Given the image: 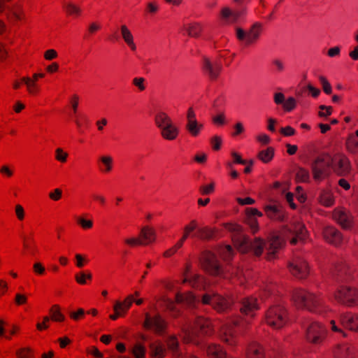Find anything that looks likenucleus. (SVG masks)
<instances>
[{"mask_svg": "<svg viewBox=\"0 0 358 358\" xmlns=\"http://www.w3.org/2000/svg\"><path fill=\"white\" fill-rule=\"evenodd\" d=\"M101 162L105 166L103 171L109 172L112 169L113 159L110 156H103L100 158Z\"/></svg>", "mask_w": 358, "mask_h": 358, "instance_id": "47", "label": "nucleus"}, {"mask_svg": "<svg viewBox=\"0 0 358 358\" xmlns=\"http://www.w3.org/2000/svg\"><path fill=\"white\" fill-rule=\"evenodd\" d=\"M261 33V24H254L250 30L247 31V44H251L256 41L259 37Z\"/></svg>", "mask_w": 358, "mask_h": 358, "instance_id": "28", "label": "nucleus"}, {"mask_svg": "<svg viewBox=\"0 0 358 358\" xmlns=\"http://www.w3.org/2000/svg\"><path fill=\"white\" fill-rule=\"evenodd\" d=\"M306 330V339L313 343H320L325 337L327 329L320 323L315 321H306L303 324Z\"/></svg>", "mask_w": 358, "mask_h": 358, "instance_id": "10", "label": "nucleus"}, {"mask_svg": "<svg viewBox=\"0 0 358 358\" xmlns=\"http://www.w3.org/2000/svg\"><path fill=\"white\" fill-rule=\"evenodd\" d=\"M201 27L199 24H193L189 25L187 28V31L189 34V36L192 37H199L201 31Z\"/></svg>", "mask_w": 358, "mask_h": 358, "instance_id": "40", "label": "nucleus"}, {"mask_svg": "<svg viewBox=\"0 0 358 358\" xmlns=\"http://www.w3.org/2000/svg\"><path fill=\"white\" fill-rule=\"evenodd\" d=\"M120 30L122 36L126 43H128L134 41L133 35L126 25H122L120 27Z\"/></svg>", "mask_w": 358, "mask_h": 358, "instance_id": "41", "label": "nucleus"}, {"mask_svg": "<svg viewBox=\"0 0 358 358\" xmlns=\"http://www.w3.org/2000/svg\"><path fill=\"white\" fill-rule=\"evenodd\" d=\"M222 69V64L218 62H212L208 58L203 57L202 62V69L210 79L215 80Z\"/></svg>", "mask_w": 358, "mask_h": 358, "instance_id": "17", "label": "nucleus"}, {"mask_svg": "<svg viewBox=\"0 0 358 358\" xmlns=\"http://www.w3.org/2000/svg\"><path fill=\"white\" fill-rule=\"evenodd\" d=\"M295 129L290 126L282 127L280 129V133L285 136H291L295 134Z\"/></svg>", "mask_w": 358, "mask_h": 358, "instance_id": "56", "label": "nucleus"}, {"mask_svg": "<svg viewBox=\"0 0 358 358\" xmlns=\"http://www.w3.org/2000/svg\"><path fill=\"white\" fill-rule=\"evenodd\" d=\"M62 192L60 189H55L52 192L49 193V197L53 201H58L61 199Z\"/></svg>", "mask_w": 358, "mask_h": 358, "instance_id": "55", "label": "nucleus"}, {"mask_svg": "<svg viewBox=\"0 0 358 358\" xmlns=\"http://www.w3.org/2000/svg\"><path fill=\"white\" fill-rule=\"evenodd\" d=\"M274 149L271 147L260 151L258 154V158L264 163H268L273 158Z\"/></svg>", "mask_w": 358, "mask_h": 358, "instance_id": "32", "label": "nucleus"}, {"mask_svg": "<svg viewBox=\"0 0 358 358\" xmlns=\"http://www.w3.org/2000/svg\"><path fill=\"white\" fill-rule=\"evenodd\" d=\"M203 127V125L197 120L187 122L185 125L186 129L192 136H197Z\"/></svg>", "mask_w": 358, "mask_h": 358, "instance_id": "30", "label": "nucleus"}, {"mask_svg": "<svg viewBox=\"0 0 358 358\" xmlns=\"http://www.w3.org/2000/svg\"><path fill=\"white\" fill-rule=\"evenodd\" d=\"M272 64L275 67V71L278 73H281L285 70V64L280 59H273Z\"/></svg>", "mask_w": 358, "mask_h": 358, "instance_id": "51", "label": "nucleus"}, {"mask_svg": "<svg viewBox=\"0 0 358 358\" xmlns=\"http://www.w3.org/2000/svg\"><path fill=\"white\" fill-rule=\"evenodd\" d=\"M187 122L197 120L196 117V113L192 107L189 108L187 112Z\"/></svg>", "mask_w": 358, "mask_h": 358, "instance_id": "63", "label": "nucleus"}, {"mask_svg": "<svg viewBox=\"0 0 358 358\" xmlns=\"http://www.w3.org/2000/svg\"><path fill=\"white\" fill-rule=\"evenodd\" d=\"M76 280L78 283L80 285L86 284V279L91 280L92 278V275L91 273H85L81 272L75 275Z\"/></svg>", "mask_w": 358, "mask_h": 358, "instance_id": "44", "label": "nucleus"}, {"mask_svg": "<svg viewBox=\"0 0 358 358\" xmlns=\"http://www.w3.org/2000/svg\"><path fill=\"white\" fill-rule=\"evenodd\" d=\"M55 152V158L57 160L61 162H65L66 161L68 154L64 152L62 148H57Z\"/></svg>", "mask_w": 358, "mask_h": 358, "instance_id": "52", "label": "nucleus"}, {"mask_svg": "<svg viewBox=\"0 0 358 358\" xmlns=\"http://www.w3.org/2000/svg\"><path fill=\"white\" fill-rule=\"evenodd\" d=\"M333 217L343 229H351L354 218L349 211L345 209H336L334 212Z\"/></svg>", "mask_w": 358, "mask_h": 358, "instance_id": "16", "label": "nucleus"}, {"mask_svg": "<svg viewBox=\"0 0 358 358\" xmlns=\"http://www.w3.org/2000/svg\"><path fill=\"white\" fill-rule=\"evenodd\" d=\"M296 176L301 182H308L310 178V173L307 169L299 168L296 171Z\"/></svg>", "mask_w": 358, "mask_h": 358, "instance_id": "39", "label": "nucleus"}, {"mask_svg": "<svg viewBox=\"0 0 358 358\" xmlns=\"http://www.w3.org/2000/svg\"><path fill=\"white\" fill-rule=\"evenodd\" d=\"M259 309V303L257 299L254 297H248L241 301L240 310L241 313L248 317L255 316V311Z\"/></svg>", "mask_w": 358, "mask_h": 358, "instance_id": "20", "label": "nucleus"}, {"mask_svg": "<svg viewBox=\"0 0 358 358\" xmlns=\"http://www.w3.org/2000/svg\"><path fill=\"white\" fill-rule=\"evenodd\" d=\"M243 14V11H233L229 8H224L221 11L222 19L225 24L236 23Z\"/></svg>", "mask_w": 358, "mask_h": 358, "instance_id": "24", "label": "nucleus"}, {"mask_svg": "<svg viewBox=\"0 0 358 358\" xmlns=\"http://www.w3.org/2000/svg\"><path fill=\"white\" fill-rule=\"evenodd\" d=\"M341 52V48L338 46H335L334 48H331L329 49L327 52V55L330 57H334L336 56H338Z\"/></svg>", "mask_w": 358, "mask_h": 358, "instance_id": "62", "label": "nucleus"}, {"mask_svg": "<svg viewBox=\"0 0 358 358\" xmlns=\"http://www.w3.org/2000/svg\"><path fill=\"white\" fill-rule=\"evenodd\" d=\"M292 300L298 308L308 310L317 314H323L327 310L322 298L304 289H296L292 294Z\"/></svg>", "mask_w": 358, "mask_h": 358, "instance_id": "5", "label": "nucleus"}, {"mask_svg": "<svg viewBox=\"0 0 358 358\" xmlns=\"http://www.w3.org/2000/svg\"><path fill=\"white\" fill-rule=\"evenodd\" d=\"M267 215L273 220L281 221L284 219V214L275 206H268L265 208Z\"/></svg>", "mask_w": 358, "mask_h": 358, "instance_id": "29", "label": "nucleus"}, {"mask_svg": "<svg viewBox=\"0 0 358 358\" xmlns=\"http://www.w3.org/2000/svg\"><path fill=\"white\" fill-rule=\"evenodd\" d=\"M287 321V311L282 303L271 306L265 313V322L274 329L282 328Z\"/></svg>", "mask_w": 358, "mask_h": 358, "instance_id": "6", "label": "nucleus"}, {"mask_svg": "<svg viewBox=\"0 0 358 358\" xmlns=\"http://www.w3.org/2000/svg\"><path fill=\"white\" fill-rule=\"evenodd\" d=\"M352 269L342 262L334 266L331 271L332 276L338 281L347 282L352 278Z\"/></svg>", "mask_w": 358, "mask_h": 358, "instance_id": "15", "label": "nucleus"}, {"mask_svg": "<svg viewBox=\"0 0 358 358\" xmlns=\"http://www.w3.org/2000/svg\"><path fill=\"white\" fill-rule=\"evenodd\" d=\"M123 303L122 308L120 310L125 313L131 307L132 303L134 302V298L132 295L128 296L124 301H120Z\"/></svg>", "mask_w": 358, "mask_h": 358, "instance_id": "48", "label": "nucleus"}, {"mask_svg": "<svg viewBox=\"0 0 358 358\" xmlns=\"http://www.w3.org/2000/svg\"><path fill=\"white\" fill-rule=\"evenodd\" d=\"M213 121L215 124L218 125H223L225 123V116L223 113L213 117Z\"/></svg>", "mask_w": 358, "mask_h": 358, "instance_id": "58", "label": "nucleus"}, {"mask_svg": "<svg viewBox=\"0 0 358 358\" xmlns=\"http://www.w3.org/2000/svg\"><path fill=\"white\" fill-rule=\"evenodd\" d=\"M199 190L203 195L210 194L214 191V183L200 187Z\"/></svg>", "mask_w": 358, "mask_h": 358, "instance_id": "54", "label": "nucleus"}, {"mask_svg": "<svg viewBox=\"0 0 358 358\" xmlns=\"http://www.w3.org/2000/svg\"><path fill=\"white\" fill-rule=\"evenodd\" d=\"M219 253L223 259L227 260L233 255V249L230 245H226L219 250Z\"/></svg>", "mask_w": 358, "mask_h": 358, "instance_id": "45", "label": "nucleus"}, {"mask_svg": "<svg viewBox=\"0 0 358 358\" xmlns=\"http://www.w3.org/2000/svg\"><path fill=\"white\" fill-rule=\"evenodd\" d=\"M335 299L345 306L358 304V289L348 286L341 287L334 294Z\"/></svg>", "mask_w": 358, "mask_h": 358, "instance_id": "11", "label": "nucleus"}, {"mask_svg": "<svg viewBox=\"0 0 358 358\" xmlns=\"http://www.w3.org/2000/svg\"><path fill=\"white\" fill-rule=\"evenodd\" d=\"M213 231L208 227L197 229V232L192 235V237H196L200 239H210L213 236Z\"/></svg>", "mask_w": 358, "mask_h": 358, "instance_id": "33", "label": "nucleus"}, {"mask_svg": "<svg viewBox=\"0 0 358 358\" xmlns=\"http://www.w3.org/2000/svg\"><path fill=\"white\" fill-rule=\"evenodd\" d=\"M155 123L160 130L161 136L166 140H175L179 134V129L171 118L164 111H158L155 115Z\"/></svg>", "mask_w": 358, "mask_h": 358, "instance_id": "7", "label": "nucleus"}, {"mask_svg": "<svg viewBox=\"0 0 358 358\" xmlns=\"http://www.w3.org/2000/svg\"><path fill=\"white\" fill-rule=\"evenodd\" d=\"M289 233L293 236L291 243L295 244L298 241L305 240L307 235V230L303 224L300 222H294L289 229Z\"/></svg>", "mask_w": 358, "mask_h": 358, "instance_id": "21", "label": "nucleus"}, {"mask_svg": "<svg viewBox=\"0 0 358 358\" xmlns=\"http://www.w3.org/2000/svg\"><path fill=\"white\" fill-rule=\"evenodd\" d=\"M145 78L142 77H136L133 79L132 83L140 91H143L145 89Z\"/></svg>", "mask_w": 358, "mask_h": 358, "instance_id": "53", "label": "nucleus"}, {"mask_svg": "<svg viewBox=\"0 0 358 358\" xmlns=\"http://www.w3.org/2000/svg\"><path fill=\"white\" fill-rule=\"evenodd\" d=\"M149 348L150 355L154 358H163L164 357L166 349L160 342L150 343Z\"/></svg>", "mask_w": 358, "mask_h": 358, "instance_id": "26", "label": "nucleus"}, {"mask_svg": "<svg viewBox=\"0 0 358 358\" xmlns=\"http://www.w3.org/2000/svg\"><path fill=\"white\" fill-rule=\"evenodd\" d=\"M248 223L252 233H255L258 231V223L254 217H249Z\"/></svg>", "mask_w": 358, "mask_h": 358, "instance_id": "61", "label": "nucleus"}, {"mask_svg": "<svg viewBox=\"0 0 358 358\" xmlns=\"http://www.w3.org/2000/svg\"><path fill=\"white\" fill-rule=\"evenodd\" d=\"M176 298L178 303H183L189 307L196 308L201 303L209 305L220 313L226 311L231 306V302L229 300L213 292L206 293L201 299L192 293L177 294Z\"/></svg>", "mask_w": 358, "mask_h": 358, "instance_id": "3", "label": "nucleus"}, {"mask_svg": "<svg viewBox=\"0 0 358 358\" xmlns=\"http://www.w3.org/2000/svg\"><path fill=\"white\" fill-rule=\"evenodd\" d=\"M196 229H197L196 222L195 220H192L189 225L185 226L184 228L185 232L182 236L183 240H186L189 236L190 233Z\"/></svg>", "mask_w": 358, "mask_h": 358, "instance_id": "46", "label": "nucleus"}, {"mask_svg": "<svg viewBox=\"0 0 358 358\" xmlns=\"http://www.w3.org/2000/svg\"><path fill=\"white\" fill-rule=\"evenodd\" d=\"M340 322L343 326L352 331H358V315L342 313L340 315Z\"/></svg>", "mask_w": 358, "mask_h": 358, "instance_id": "23", "label": "nucleus"}, {"mask_svg": "<svg viewBox=\"0 0 358 358\" xmlns=\"http://www.w3.org/2000/svg\"><path fill=\"white\" fill-rule=\"evenodd\" d=\"M201 263L202 267L213 275H221L224 278H237L241 283H243L242 278H246L243 271L238 267H232L228 271L222 269L215 255L210 251L202 253Z\"/></svg>", "mask_w": 358, "mask_h": 358, "instance_id": "4", "label": "nucleus"}, {"mask_svg": "<svg viewBox=\"0 0 358 358\" xmlns=\"http://www.w3.org/2000/svg\"><path fill=\"white\" fill-rule=\"evenodd\" d=\"M50 313L52 315V320L56 322H61L64 320V315L60 312V309L58 305H54L50 310Z\"/></svg>", "mask_w": 358, "mask_h": 358, "instance_id": "36", "label": "nucleus"}, {"mask_svg": "<svg viewBox=\"0 0 358 358\" xmlns=\"http://www.w3.org/2000/svg\"><path fill=\"white\" fill-rule=\"evenodd\" d=\"M287 266L290 273L300 279L306 278L309 273L308 264L300 256H295L292 261L288 263Z\"/></svg>", "mask_w": 358, "mask_h": 358, "instance_id": "12", "label": "nucleus"}, {"mask_svg": "<svg viewBox=\"0 0 358 358\" xmlns=\"http://www.w3.org/2000/svg\"><path fill=\"white\" fill-rule=\"evenodd\" d=\"M166 343L175 358H197L192 355H184L181 348L179 347L177 338L174 336H169L167 338Z\"/></svg>", "mask_w": 358, "mask_h": 358, "instance_id": "22", "label": "nucleus"}, {"mask_svg": "<svg viewBox=\"0 0 358 358\" xmlns=\"http://www.w3.org/2000/svg\"><path fill=\"white\" fill-rule=\"evenodd\" d=\"M21 81L27 85L29 93L33 94L36 92L37 87L36 82L32 81L29 77L22 78Z\"/></svg>", "mask_w": 358, "mask_h": 358, "instance_id": "42", "label": "nucleus"}, {"mask_svg": "<svg viewBox=\"0 0 358 358\" xmlns=\"http://www.w3.org/2000/svg\"><path fill=\"white\" fill-rule=\"evenodd\" d=\"M15 213L19 220H22L24 219V211L22 206L19 204L15 206Z\"/></svg>", "mask_w": 358, "mask_h": 358, "instance_id": "64", "label": "nucleus"}, {"mask_svg": "<svg viewBox=\"0 0 358 358\" xmlns=\"http://www.w3.org/2000/svg\"><path fill=\"white\" fill-rule=\"evenodd\" d=\"M332 165L331 169L339 176H345L350 173V164L345 156L336 155L331 157Z\"/></svg>", "mask_w": 358, "mask_h": 358, "instance_id": "14", "label": "nucleus"}, {"mask_svg": "<svg viewBox=\"0 0 358 358\" xmlns=\"http://www.w3.org/2000/svg\"><path fill=\"white\" fill-rule=\"evenodd\" d=\"M64 6L69 15H79L81 13L80 7L71 2L65 3Z\"/></svg>", "mask_w": 358, "mask_h": 358, "instance_id": "37", "label": "nucleus"}, {"mask_svg": "<svg viewBox=\"0 0 358 358\" xmlns=\"http://www.w3.org/2000/svg\"><path fill=\"white\" fill-rule=\"evenodd\" d=\"M296 106V101L293 97L288 98L283 103V107L286 111H291Z\"/></svg>", "mask_w": 358, "mask_h": 358, "instance_id": "49", "label": "nucleus"}, {"mask_svg": "<svg viewBox=\"0 0 358 358\" xmlns=\"http://www.w3.org/2000/svg\"><path fill=\"white\" fill-rule=\"evenodd\" d=\"M229 230L235 233L233 241L237 249L241 252L252 251L256 256L262 255L265 249L267 251V259L271 260L283 245V240L276 234L270 236L267 242L260 238H255L251 241L241 231L238 225L230 224Z\"/></svg>", "mask_w": 358, "mask_h": 358, "instance_id": "1", "label": "nucleus"}, {"mask_svg": "<svg viewBox=\"0 0 358 358\" xmlns=\"http://www.w3.org/2000/svg\"><path fill=\"white\" fill-rule=\"evenodd\" d=\"M247 358H264L262 349L259 345H252L247 352Z\"/></svg>", "mask_w": 358, "mask_h": 358, "instance_id": "35", "label": "nucleus"}, {"mask_svg": "<svg viewBox=\"0 0 358 358\" xmlns=\"http://www.w3.org/2000/svg\"><path fill=\"white\" fill-rule=\"evenodd\" d=\"M320 202L324 206H331L334 203V198L331 192L323 190L320 196Z\"/></svg>", "mask_w": 358, "mask_h": 358, "instance_id": "31", "label": "nucleus"}, {"mask_svg": "<svg viewBox=\"0 0 358 358\" xmlns=\"http://www.w3.org/2000/svg\"><path fill=\"white\" fill-rule=\"evenodd\" d=\"M337 358H352L354 350L348 344L339 345L334 352Z\"/></svg>", "mask_w": 358, "mask_h": 358, "instance_id": "27", "label": "nucleus"}, {"mask_svg": "<svg viewBox=\"0 0 358 358\" xmlns=\"http://www.w3.org/2000/svg\"><path fill=\"white\" fill-rule=\"evenodd\" d=\"M185 277L183 282L189 283L192 287L197 289H203L205 287V280L199 275L189 273V267H187L185 271Z\"/></svg>", "mask_w": 358, "mask_h": 358, "instance_id": "25", "label": "nucleus"}, {"mask_svg": "<svg viewBox=\"0 0 358 358\" xmlns=\"http://www.w3.org/2000/svg\"><path fill=\"white\" fill-rule=\"evenodd\" d=\"M77 222L85 229H90L93 226V222L92 220H86L83 217H78Z\"/></svg>", "mask_w": 358, "mask_h": 358, "instance_id": "50", "label": "nucleus"}, {"mask_svg": "<svg viewBox=\"0 0 358 358\" xmlns=\"http://www.w3.org/2000/svg\"><path fill=\"white\" fill-rule=\"evenodd\" d=\"M323 236L327 242L336 246L340 245L343 241V236L341 233L336 228L331 226L324 228Z\"/></svg>", "mask_w": 358, "mask_h": 358, "instance_id": "19", "label": "nucleus"}, {"mask_svg": "<svg viewBox=\"0 0 358 358\" xmlns=\"http://www.w3.org/2000/svg\"><path fill=\"white\" fill-rule=\"evenodd\" d=\"M141 236L142 239L138 238H131L125 240V243L131 246L134 245H145L154 243L156 240L155 230L148 226L142 227L141 230Z\"/></svg>", "mask_w": 358, "mask_h": 358, "instance_id": "13", "label": "nucleus"}, {"mask_svg": "<svg viewBox=\"0 0 358 358\" xmlns=\"http://www.w3.org/2000/svg\"><path fill=\"white\" fill-rule=\"evenodd\" d=\"M309 165L314 180L320 182L331 173V156L328 154L321 155L310 162Z\"/></svg>", "mask_w": 358, "mask_h": 358, "instance_id": "8", "label": "nucleus"}, {"mask_svg": "<svg viewBox=\"0 0 358 358\" xmlns=\"http://www.w3.org/2000/svg\"><path fill=\"white\" fill-rule=\"evenodd\" d=\"M34 271L38 275H43L45 273V267L40 262H36L33 266Z\"/></svg>", "mask_w": 358, "mask_h": 358, "instance_id": "59", "label": "nucleus"}, {"mask_svg": "<svg viewBox=\"0 0 358 358\" xmlns=\"http://www.w3.org/2000/svg\"><path fill=\"white\" fill-rule=\"evenodd\" d=\"M249 322L250 321L248 318H236L231 323L224 324L220 331L221 338L228 345H234L236 343L234 328H236L238 331H241L245 324Z\"/></svg>", "mask_w": 358, "mask_h": 358, "instance_id": "9", "label": "nucleus"}, {"mask_svg": "<svg viewBox=\"0 0 358 358\" xmlns=\"http://www.w3.org/2000/svg\"><path fill=\"white\" fill-rule=\"evenodd\" d=\"M211 322L202 317H195L193 321L184 327V340L186 342H192L196 345H201L208 357L210 358H226L227 352L223 348L217 344L200 343L196 339L197 334L201 332L203 334H209L212 332Z\"/></svg>", "mask_w": 358, "mask_h": 358, "instance_id": "2", "label": "nucleus"}, {"mask_svg": "<svg viewBox=\"0 0 358 358\" xmlns=\"http://www.w3.org/2000/svg\"><path fill=\"white\" fill-rule=\"evenodd\" d=\"M131 352L135 358H145L146 350L141 343H136L131 349Z\"/></svg>", "mask_w": 358, "mask_h": 358, "instance_id": "34", "label": "nucleus"}, {"mask_svg": "<svg viewBox=\"0 0 358 358\" xmlns=\"http://www.w3.org/2000/svg\"><path fill=\"white\" fill-rule=\"evenodd\" d=\"M144 326L146 329H152L157 334H162L165 329L166 324L159 315L151 317L146 314Z\"/></svg>", "mask_w": 358, "mask_h": 358, "instance_id": "18", "label": "nucleus"}, {"mask_svg": "<svg viewBox=\"0 0 358 358\" xmlns=\"http://www.w3.org/2000/svg\"><path fill=\"white\" fill-rule=\"evenodd\" d=\"M23 245L24 248L27 250L31 255H34L36 251V247L34 244V241L32 238H27L26 236H23Z\"/></svg>", "mask_w": 358, "mask_h": 358, "instance_id": "38", "label": "nucleus"}, {"mask_svg": "<svg viewBox=\"0 0 358 358\" xmlns=\"http://www.w3.org/2000/svg\"><path fill=\"white\" fill-rule=\"evenodd\" d=\"M222 143V139L220 136H215L212 138L211 143L213 145V148L215 150H218L220 148Z\"/></svg>", "mask_w": 358, "mask_h": 358, "instance_id": "60", "label": "nucleus"}, {"mask_svg": "<svg viewBox=\"0 0 358 358\" xmlns=\"http://www.w3.org/2000/svg\"><path fill=\"white\" fill-rule=\"evenodd\" d=\"M236 37L240 41H245L247 43V32L245 31L243 29L236 27Z\"/></svg>", "mask_w": 358, "mask_h": 358, "instance_id": "57", "label": "nucleus"}, {"mask_svg": "<svg viewBox=\"0 0 358 358\" xmlns=\"http://www.w3.org/2000/svg\"><path fill=\"white\" fill-rule=\"evenodd\" d=\"M123 303H121L120 301H115L113 309L115 311V314L110 315V318L113 320H115L117 319L118 317L122 316L123 314H124L120 308H122Z\"/></svg>", "mask_w": 358, "mask_h": 358, "instance_id": "43", "label": "nucleus"}]
</instances>
